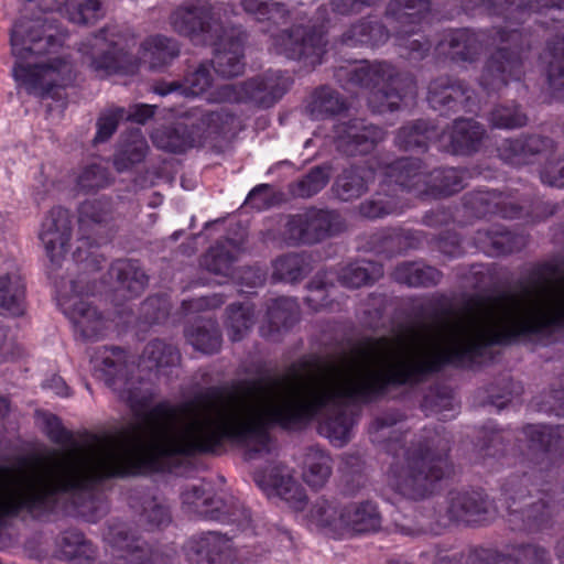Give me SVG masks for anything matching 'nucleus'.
<instances>
[{"instance_id": "f257e3e1", "label": "nucleus", "mask_w": 564, "mask_h": 564, "mask_svg": "<svg viewBox=\"0 0 564 564\" xmlns=\"http://www.w3.org/2000/svg\"><path fill=\"white\" fill-rule=\"evenodd\" d=\"M437 315L435 336L406 344L369 338L343 365L318 366L307 377L292 364L265 387L246 380L232 390L213 387L181 405L160 402L150 410L149 382L119 347V398L138 420L119 437V477L155 469L163 458L217 454L225 441L250 444L246 456L252 459L269 453L270 427L295 430L324 410L322 433L343 446L357 416L348 401L371 402L445 367H468L495 345L549 338L558 329V286L546 267H538L520 293L473 295L460 313L448 304Z\"/></svg>"}, {"instance_id": "f03ea898", "label": "nucleus", "mask_w": 564, "mask_h": 564, "mask_svg": "<svg viewBox=\"0 0 564 564\" xmlns=\"http://www.w3.org/2000/svg\"><path fill=\"white\" fill-rule=\"evenodd\" d=\"M404 416L399 411H389L376 417L370 424L371 441L384 444L392 455L387 471L388 486L398 495L410 500H422L431 496L435 485L447 477L453 468L448 459L449 441L437 432L424 442L406 446L393 427Z\"/></svg>"}, {"instance_id": "7ed1b4c3", "label": "nucleus", "mask_w": 564, "mask_h": 564, "mask_svg": "<svg viewBox=\"0 0 564 564\" xmlns=\"http://www.w3.org/2000/svg\"><path fill=\"white\" fill-rule=\"evenodd\" d=\"M523 434L536 451V462L511 474L502 485L507 522L512 531L542 532L552 528L557 506L552 495L538 487L552 456L564 453V425L528 424Z\"/></svg>"}, {"instance_id": "20e7f679", "label": "nucleus", "mask_w": 564, "mask_h": 564, "mask_svg": "<svg viewBox=\"0 0 564 564\" xmlns=\"http://www.w3.org/2000/svg\"><path fill=\"white\" fill-rule=\"evenodd\" d=\"M520 22L505 20L503 26L478 32L454 30L444 36L440 45L456 63H474L486 46L496 45V51L484 65L479 85L487 93H497L510 82L520 80L524 74L523 53L531 48V43L528 35L514 26Z\"/></svg>"}, {"instance_id": "39448f33", "label": "nucleus", "mask_w": 564, "mask_h": 564, "mask_svg": "<svg viewBox=\"0 0 564 564\" xmlns=\"http://www.w3.org/2000/svg\"><path fill=\"white\" fill-rule=\"evenodd\" d=\"M11 46L19 59L13 67V76L29 94L51 96L54 88L73 82V65L65 57L54 58L48 64L25 62L30 56L48 53L55 46L54 35L46 33L41 19L17 21L11 31Z\"/></svg>"}, {"instance_id": "423d86ee", "label": "nucleus", "mask_w": 564, "mask_h": 564, "mask_svg": "<svg viewBox=\"0 0 564 564\" xmlns=\"http://www.w3.org/2000/svg\"><path fill=\"white\" fill-rule=\"evenodd\" d=\"M335 77L345 86L370 89L368 106L377 113L398 110L403 99L416 90L411 75L400 73L384 61H361L350 67H339Z\"/></svg>"}, {"instance_id": "0eeeda50", "label": "nucleus", "mask_w": 564, "mask_h": 564, "mask_svg": "<svg viewBox=\"0 0 564 564\" xmlns=\"http://www.w3.org/2000/svg\"><path fill=\"white\" fill-rule=\"evenodd\" d=\"M104 558L100 564H169L175 556L172 547L150 544L129 523L111 519L101 532Z\"/></svg>"}, {"instance_id": "6e6552de", "label": "nucleus", "mask_w": 564, "mask_h": 564, "mask_svg": "<svg viewBox=\"0 0 564 564\" xmlns=\"http://www.w3.org/2000/svg\"><path fill=\"white\" fill-rule=\"evenodd\" d=\"M84 63L99 76L133 75L138 58L130 52L126 35L117 25H107L83 41L78 47Z\"/></svg>"}, {"instance_id": "1a4fd4ad", "label": "nucleus", "mask_w": 564, "mask_h": 564, "mask_svg": "<svg viewBox=\"0 0 564 564\" xmlns=\"http://www.w3.org/2000/svg\"><path fill=\"white\" fill-rule=\"evenodd\" d=\"M228 13H235V6L231 3L193 0L176 7L169 21L177 34L206 45L219 41L225 33L223 18Z\"/></svg>"}, {"instance_id": "9d476101", "label": "nucleus", "mask_w": 564, "mask_h": 564, "mask_svg": "<svg viewBox=\"0 0 564 564\" xmlns=\"http://www.w3.org/2000/svg\"><path fill=\"white\" fill-rule=\"evenodd\" d=\"M345 229L341 216L332 209L307 208L281 219L279 240L289 247L315 245Z\"/></svg>"}, {"instance_id": "9b49d317", "label": "nucleus", "mask_w": 564, "mask_h": 564, "mask_svg": "<svg viewBox=\"0 0 564 564\" xmlns=\"http://www.w3.org/2000/svg\"><path fill=\"white\" fill-rule=\"evenodd\" d=\"M292 79L280 69H269L239 84H225L218 88L221 101L247 102L259 108H271L289 90Z\"/></svg>"}, {"instance_id": "f8f14e48", "label": "nucleus", "mask_w": 564, "mask_h": 564, "mask_svg": "<svg viewBox=\"0 0 564 564\" xmlns=\"http://www.w3.org/2000/svg\"><path fill=\"white\" fill-rule=\"evenodd\" d=\"M326 45L323 26L315 24L292 25L272 36V46L276 54L312 68L322 64Z\"/></svg>"}, {"instance_id": "ddd939ff", "label": "nucleus", "mask_w": 564, "mask_h": 564, "mask_svg": "<svg viewBox=\"0 0 564 564\" xmlns=\"http://www.w3.org/2000/svg\"><path fill=\"white\" fill-rule=\"evenodd\" d=\"M80 283L82 280L55 281L59 304L80 335L85 339L96 340L105 335L108 321L95 307L79 299L83 294L94 292L93 289L84 288Z\"/></svg>"}, {"instance_id": "4468645a", "label": "nucleus", "mask_w": 564, "mask_h": 564, "mask_svg": "<svg viewBox=\"0 0 564 564\" xmlns=\"http://www.w3.org/2000/svg\"><path fill=\"white\" fill-rule=\"evenodd\" d=\"M426 100L442 116L460 111L473 112L476 107V93L465 80L445 75L429 84Z\"/></svg>"}, {"instance_id": "2eb2a0df", "label": "nucleus", "mask_w": 564, "mask_h": 564, "mask_svg": "<svg viewBox=\"0 0 564 564\" xmlns=\"http://www.w3.org/2000/svg\"><path fill=\"white\" fill-rule=\"evenodd\" d=\"M556 142L543 134L522 133L503 139L497 147L498 156L506 164L520 167L541 160L549 161L556 153Z\"/></svg>"}, {"instance_id": "dca6fc26", "label": "nucleus", "mask_w": 564, "mask_h": 564, "mask_svg": "<svg viewBox=\"0 0 564 564\" xmlns=\"http://www.w3.org/2000/svg\"><path fill=\"white\" fill-rule=\"evenodd\" d=\"M39 238L51 262V274L62 265L72 238V216L63 207H53L41 225Z\"/></svg>"}, {"instance_id": "f3484780", "label": "nucleus", "mask_w": 564, "mask_h": 564, "mask_svg": "<svg viewBox=\"0 0 564 564\" xmlns=\"http://www.w3.org/2000/svg\"><path fill=\"white\" fill-rule=\"evenodd\" d=\"M185 555L189 564H234L238 560L231 538L217 531L192 536L186 543Z\"/></svg>"}, {"instance_id": "a211bd4d", "label": "nucleus", "mask_w": 564, "mask_h": 564, "mask_svg": "<svg viewBox=\"0 0 564 564\" xmlns=\"http://www.w3.org/2000/svg\"><path fill=\"white\" fill-rule=\"evenodd\" d=\"M335 145L346 156L369 154L384 138V131L365 119H351L335 128Z\"/></svg>"}, {"instance_id": "6ab92c4d", "label": "nucleus", "mask_w": 564, "mask_h": 564, "mask_svg": "<svg viewBox=\"0 0 564 564\" xmlns=\"http://www.w3.org/2000/svg\"><path fill=\"white\" fill-rule=\"evenodd\" d=\"M505 20L524 21L531 13L543 14L552 22H564V0H471Z\"/></svg>"}, {"instance_id": "aec40b11", "label": "nucleus", "mask_w": 564, "mask_h": 564, "mask_svg": "<svg viewBox=\"0 0 564 564\" xmlns=\"http://www.w3.org/2000/svg\"><path fill=\"white\" fill-rule=\"evenodd\" d=\"M184 120L196 147L215 148L230 131L235 118L225 109H192Z\"/></svg>"}, {"instance_id": "412c9836", "label": "nucleus", "mask_w": 564, "mask_h": 564, "mask_svg": "<svg viewBox=\"0 0 564 564\" xmlns=\"http://www.w3.org/2000/svg\"><path fill=\"white\" fill-rule=\"evenodd\" d=\"M486 137L485 127L471 118H457L441 131L438 150L455 155L478 152Z\"/></svg>"}, {"instance_id": "4be33fe9", "label": "nucleus", "mask_w": 564, "mask_h": 564, "mask_svg": "<svg viewBox=\"0 0 564 564\" xmlns=\"http://www.w3.org/2000/svg\"><path fill=\"white\" fill-rule=\"evenodd\" d=\"M247 34L239 28L225 29L219 41L208 43L215 46L212 61L214 70L224 78H231L243 73V46Z\"/></svg>"}, {"instance_id": "5701e85b", "label": "nucleus", "mask_w": 564, "mask_h": 564, "mask_svg": "<svg viewBox=\"0 0 564 564\" xmlns=\"http://www.w3.org/2000/svg\"><path fill=\"white\" fill-rule=\"evenodd\" d=\"M447 503V516L451 521L482 523L496 516L494 502L484 491H451Z\"/></svg>"}, {"instance_id": "b1692460", "label": "nucleus", "mask_w": 564, "mask_h": 564, "mask_svg": "<svg viewBox=\"0 0 564 564\" xmlns=\"http://www.w3.org/2000/svg\"><path fill=\"white\" fill-rule=\"evenodd\" d=\"M254 481L267 492L284 500L295 511L305 508L307 497L304 488L290 475L283 466H272L254 474Z\"/></svg>"}, {"instance_id": "393cba45", "label": "nucleus", "mask_w": 564, "mask_h": 564, "mask_svg": "<svg viewBox=\"0 0 564 564\" xmlns=\"http://www.w3.org/2000/svg\"><path fill=\"white\" fill-rule=\"evenodd\" d=\"M464 207L476 217L499 215L514 219L522 215V206L510 194L497 191H474L464 195Z\"/></svg>"}, {"instance_id": "a878e982", "label": "nucleus", "mask_w": 564, "mask_h": 564, "mask_svg": "<svg viewBox=\"0 0 564 564\" xmlns=\"http://www.w3.org/2000/svg\"><path fill=\"white\" fill-rule=\"evenodd\" d=\"M386 176L403 191L417 196L430 195V172L417 158H401L386 167Z\"/></svg>"}, {"instance_id": "bb28decb", "label": "nucleus", "mask_w": 564, "mask_h": 564, "mask_svg": "<svg viewBox=\"0 0 564 564\" xmlns=\"http://www.w3.org/2000/svg\"><path fill=\"white\" fill-rule=\"evenodd\" d=\"M474 241L482 252L490 257H499L520 251L527 245V238L506 230L500 225L478 229Z\"/></svg>"}, {"instance_id": "cd10ccee", "label": "nucleus", "mask_w": 564, "mask_h": 564, "mask_svg": "<svg viewBox=\"0 0 564 564\" xmlns=\"http://www.w3.org/2000/svg\"><path fill=\"white\" fill-rule=\"evenodd\" d=\"M212 84L213 75L210 65L204 62L188 70L182 82L160 80L153 84L152 90L160 96H166L172 93H180L184 96H199L204 94Z\"/></svg>"}, {"instance_id": "c85d7f7f", "label": "nucleus", "mask_w": 564, "mask_h": 564, "mask_svg": "<svg viewBox=\"0 0 564 564\" xmlns=\"http://www.w3.org/2000/svg\"><path fill=\"white\" fill-rule=\"evenodd\" d=\"M109 274L117 283V291L127 299L141 295L149 282V276L139 262L129 259L113 261Z\"/></svg>"}, {"instance_id": "c756f323", "label": "nucleus", "mask_w": 564, "mask_h": 564, "mask_svg": "<svg viewBox=\"0 0 564 564\" xmlns=\"http://www.w3.org/2000/svg\"><path fill=\"white\" fill-rule=\"evenodd\" d=\"M441 131L427 119L404 123L395 134V145L403 151H426L431 142L438 145Z\"/></svg>"}, {"instance_id": "7c9ffc66", "label": "nucleus", "mask_w": 564, "mask_h": 564, "mask_svg": "<svg viewBox=\"0 0 564 564\" xmlns=\"http://www.w3.org/2000/svg\"><path fill=\"white\" fill-rule=\"evenodd\" d=\"M242 10L262 25L263 32H271L286 24L291 11L284 0H240Z\"/></svg>"}, {"instance_id": "2f4dec72", "label": "nucleus", "mask_w": 564, "mask_h": 564, "mask_svg": "<svg viewBox=\"0 0 564 564\" xmlns=\"http://www.w3.org/2000/svg\"><path fill=\"white\" fill-rule=\"evenodd\" d=\"M372 181V170L362 165H350L337 175L333 192L339 200L351 202L366 194Z\"/></svg>"}, {"instance_id": "473e14b6", "label": "nucleus", "mask_w": 564, "mask_h": 564, "mask_svg": "<svg viewBox=\"0 0 564 564\" xmlns=\"http://www.w3.org/2000/svg\"><path fill=\"white\" fill-rule=\"evenodd\" d=\"M382 517L372 501H362L344 506V534L371 533L380 530Z\"/></svg>"}, {"instance_id": "72a5a7b5", "label": "nucleus", "mask_w": 564, "mask_h": 564, "mask_svg": "<svg viewBox=\"0 0 564 564\" xmlns=\"http://www.w3.org/2000/svg\"><path fill=\"white\" fill-rule=\"evenodd\" d=\"M401 212V198L389 184H381L377 192L358 205L359 215L369 220L381 219Z\"/></svg>"}, {"instance_id": "f704fd0d", "label": "nucleus", "mask_w": 564, "mask_h": 564, "mask_svg": "<svg viewBox=\"0 0 564 564\" xmlns=\"http://www.w3.org/2000/svg\"><path fill=\"white\" fill-rule=\"evenodd\" d=\"M389 39L388 29L379 21L361 19L351 24L340 36V43L349 46H378Z\"/></svg>"}, {"instance_id": "c9c22d12", "label": "nucleus", "mask_w": 564, "mask_h": 564, "mask_svg": "<svg viewBox=\"0 0 564 564\" xmlns=\"http://www.w3.org/2000/svg\"><path fill=\"white\" fill-rule=\"evenodd\" d=\"M178 55V42L165 35L149 36L141 44V56L152 70L163 69Z\"/></svg>"}, {"instance_id": "e433bc0d", "label": "nucleus", "mask_w": 564, "mask_h": 564, "mask_svg": "<svg viewBox=\"0 0 564 564\" xmlns=\"http://www.w3.org/2000/svg\"><path fill=\"white\" fill-rule=\"evenodd\" d=\"M272 267L273 279L295 284L313 271V258L307 252H288L278 257Z\"/></svg>"}, {"instance_id": "4c0bfd02", "label": "nucleus", "mask_w": 564, "mask_h": 564, "mask_svg": "<svg viewBox=\"0 0 564 564\" xmlns=\"http://www.w3.org/2000/svg\"><path fill=\"white\" fill-rule=\"evenodd\" d=\"M308 520L327 535L335 539L344 535V507L335 501L318 498L310 509Z\"/></svg>"}, {"instance_id": "58836bf2", "label": "nucleus", "mask_w": 564, "mask_h": 564, "mask_svg": "<svg viewBox=\"0 0 564 564\" xmlns=\"http://www.w3.org/2000/svg\"><path fill=\"white\" fill-rule=\"evenodd\" d=\"M25 311V283L18 271L0 274V313L20 316Z\"/></svg>"}, {"instance_id": "ea45409f", "label": "nucleus", "mask_w": 564, "mask_h": 564, "mask_svg": "<svg viewBox=\"0 0 564 564\" xmlns=\"http://www.w3.org/2000/svg\"><path fill=\"white\" fill-rule=\"evenodd\" d=\"M542 59L547 65L549 88L555 97L564 100V34L547 42Z\"/></svg>"}, {"instance_id": "a19ab883", "label": "nucleus", "mask_w": 564, "mask_h": 564, "mask_svg": "<svg viewBox=\"0 0 564 564\" xmlns=\"http://www.w3.org/2000/svg\"><path fill=\"white\" fill-rule=\"evenodd\" d=\"M183 505L189 512H193L204 519H219L220 499H214L212 495V485L202 481L198 485L188 486L182 492Z\"/></svg>"}, {"instance_id": "79ce46f5", "label": "nucleus", "mask_w": 564, "mask_h": 564, "mask_svg": "<svg viewBox=\"0 0 564 564\" xmlns=\"http://www.w3.org/2000/svg\"><path fill=\"white\" fill-rule=\"evenodd\" d=\"M392 278L410 288H430L440 283L442 273L423 262H402L394 268Z\"/></svg>"}, {"instance_id": "37998d69", "label": "nucleus", "mask_w": 564, "mask_h": 564, "mask_svg": "<svg viewBox=\"0 0 564 564\" xmlns=\"http://www.w3.org/2000/svg\"><path fill=\"white\" fill-rule=\"evenodd\" d=\"M185 338L196 350L213 355L220 350L221 332L216 321L202 319L185 328Z\"/></svg>"}, {"instance_id": "c03bdc74", "label": "nucleus", "mask_w": 564, "mask_h": 564, "mask_svg": "<svg viewBox=\"0 0 564 564\" xmlns=\"http://www.w3.org/2000/svg\"><path fill=\"white\" fill-rule=\"evenodd\" d=\"M239 253V246L234 240L226 239L208 249L202 259V265L214 274L228 276Z\"/></svg>"}, {"instance_id": "a18cd8bd", "label": "nucleus", "mask_w": 564, "mask_h": 564, "mask_svg": "<svg viewBox=\"0 0 564 564\" xmlns=\"http://www.w3.org/2000/svg\"><path fill=\"white\" fill-rule=\"evenodd\" d=\"M59 547L74 564H95L97 546L78 530H66L61 534Z\"/></svg>"}, {"instance_id": "49530a36", "label": "nucleus", "mask_w": 564, "mask_h": 564, "mask_svg": "<svg viewBox=\"0 0 564 564\" xmlns=\"http://www.w3.org/2000/svg\"><path fill=\"white\" fill-rule=\"evenodd\" d=\"M306 109L313 119L321 120L340 115L348 106L338 91L324 86L313 93Z\"/></svg>"}, {"instance_id": "de8ad7c7", "label": "nucleus", "mask_w": 564, "mask_h": 564, "mask_svg": "<svg viewBox=\"0 0 564 564\" xmlns=\"http://www.w3.org/2000/svg\"><path fill=\"white\" fill-rule=\"evenodd\" d=\"M152 139L158 148L173 153H182L196 147L185 120L177 122L174 127L158 130Z\"/></svg>"}, {"instance_id": "09e8293b", "label": "nucleus", "mask_w": 564, "mask_h": 564, "mask_svg": "<svg viewBox=\"0 0 564 564\" xmlns=\"http://www.w3.org/2000/svg\"><path fill=\"white\" fill-rule=\"evenodd\" d=\"M430 176V195H453L466 185V172L458 167L435 169Z\"/></svg>"}, {"instance_id": "8fccbe9b", "label": "nucleus", "mask_w": 564, "mask_h": 564, "mask_svg": "<svg viewBox=\"0 0 564 564\" xmlns=\"http://www.w3.org/2000/svg\"><path fill=\"white\" fill-rule=\"evenodd\" d=\"M332 474L330 456L319 449L311 448L306 455L303 478L313 488H321L325 485Z\"/></svg>"}, {"instance_id": "3c124183", "label": "nucleus", "mask_w": 564, "mask_h": 564, "mask_svg": "<svg viewBox=\"0 0 564 564\" xmlns=\"http://www.w3.org/2000/svg\"><path fill=\"white\" fill-rule=\"evenodd\" d=\"M382 275L381 267L370 261H358L341 269L339 282L347 288L357 289L371 283Z\"/></svg>"}, {"instance_id": "603ef678", "label": "nucleus", "mask_w": 564, "mask_h": 564, "mask_svg": "<svg viewBox=\"0 0 564 564\" xmlns=\"http://www.w3.org/2000/svg\"><path fill=\"white\" fill-rule=\"evenodd\" d=\"M254 324V310L250 303L231 304L227 307L226 326L232 341L241 340Z\"/></svg>"}, {"instance_id": "864d4df0", "label": "nucleus", "mask_w": 564, "mask_h": 564, "mask_svg": "<svg viewBox=\"0 0 564 564\" xmlns=\"http://www.w3.org/2000/svg\"><path fill=\"white\" fill-rule=\"evenodd\" d=\"M148 143L140 133L131 135L130 140L120 144L113 158V165L118 172H124L132 165L144 160L148 152Z\"/></svg>"}, {"instance_id": "5fc2aeb1", "label": "nucleus", "mask_w": 564, "mask_h": 564, "mask_svg": "<svg viewBox=\"0 0 564 564\" xmlns=\"http://www.w3.org/2000/svg\"><path fill=\"white\" fill-rule=\"evenodd\" d=\"M142 359L150 369L159 370L161 368L176 366L180 362L181 355L173 345L166 344L160 339H154L144 347Z\"/></svg>"}, {"instance_id": "6e6d98bb", "label": "nucleus", "mask_w": 564, "mask_h": 564, "mask_svg": "<svg viewBox=\"0 0 564 564\" xmlns=\"http://www.w3.org/2000/svg\"><path fill=\"white\" fill-rule=\"evenodd\" d=\"M267 314L270 326L280 332L292 327L299 321V305L291 297L274 299L269 305Z\"/></svg>"}, {"instance_id": "4d7b16f0", "label": "nucleus", "mask_w": 564, "mask_h": 564, "mask_svg": "<svg viewBox=\"0 0 564 564\" xmlns=\"http://www.w3.org/2000/svg\"><path fill=\"white\" fill-rule=\"evenodd\" d=\"M69 21L80 25L95 23L101 18L100 0H57Z\"/></svg>"}, {"instance_id": "13d9d810", "label": "nucleus", "mask_w": 564, "mask_h": 564, "mask_svg": "<svg viewBox=\"0 0 564 564\" xmlns=\"http://www.w3.org/2000/svg\"><path fill=\"white\" fill-rule=\"evenodd\" d=\"M219 519H214L229 525H235L241 532H254L253 519L250 510L239 500L230 499L229 502L219 501Z\"/></svg>"}, {"instance_id": "bf43d9fd", "label": "nucleus", "mask_w": 564, "mask_h": 564, "mask_svg": "<svg viewBox=\"0 0 564 564\" xmlns=\"http://www.w3.org/2000/svg\"><path fill=\"white\" fill-rule=\"evenodd\" d=\"M137 513L139 522L149 530L166 527L171 522L169 508L154 497H144Z\"/></svg>"}, {"instance_id": "052dcab7", "label": "nucleus", "mask_w": 564, "mask_h": 564, "mask_svg": "<svg viewBox=\"0 0 564 564\" xmlns=\"http://www.w3.org/2000/svg\"><path fill=\"white\" fill-rule=\"evenodd\" d=\"M489 121L494 128L519 129L528 123V116L522 107L516 102L496 106L489 115Z\"/></svg>"}, {"instance_id": "680f3d73", "label": "nucleus", "mask_w": 564, "mask_h": 564, "mask_svg": "<svg viewBox=\"0 0 564 564\" xmlns=\"http://www.w3.org/2000/svg\"><path fill=\"white\" fill-rule=\"evenodd\" d=\"M334 290L325 273H317L307 284L306 304L315 312L330 308L333 301L329 299Z\"/></svg>"}, {"instance_id": "e2e57ef3", "label": "nucleus", "mask_w": 564, "mask_h": 564, "mask_svg": "<svg viewBox=\"0 0 564 564\" xmlns=\"http://www.w3.org/2000/svg\"><path fill=\"white\" fill-rule=\"evenodd\" d=\"M429 11V0H391L388 7V12L402 23H419Z\"/></svg>"}, {"instance_id": "0e129e2a", "label": "nucleus", "mask_w": 564, "mask_h": 564, "mask_svg": "<svg viewBox=\"0 0 564 564\" xmlns=\"http://www.w3.org/2000/svg\"><path fill=\"white\" fill-rule=\"evenodd\" d=\"M329 178L328 165L315 166L295 184L293 193L300 197H312L327 185Z\"/></svg>"}, {"instance_id": "69168bd1", "label": "nucleus", "mask_w": 564, "mask_h": 564, "mask_svg": "<svg viewBox=\"0 0 564 564\" xmlns=\"http://www.w3.org/2000/svg\"><path fill=\"white\" fill-rule=\"evenodd\" d=\"M509 564H551L549 551L536 544H519L508 547Z\"/></svg>"}, {"instance_id": "338daca9", "label": "nucleus", "mask_w": 564, "mask_h": 564, "mask_svg": "<svg viewBox=\"0 0 564 564\" xmlns=\"http://www.w3.org/2000/svg\"><path fill=\"white\" fill-rule=\"evenodd\" d=\"M506 443L505 437L499 432L486 434L481 440L478 448L479 463L489 468H494L495 464L505 457Z\"/></svg>"}, {"instance_id": "774afa93", "label": "nucleus", "mask_w": 564, "mask_h": 564, "mask_svg": "<svg viewBox=\"0 0 564 564\" xmlns=\"http://www.w3.org/2000/svg\"><path fill=\"white\" fill-rule=\"evenodd\" d=\"M78 220L82 226L106 224L110 219L111 206L108 199H91L84 202L79 207Z\"/></svg>"}]
</instances>
